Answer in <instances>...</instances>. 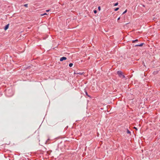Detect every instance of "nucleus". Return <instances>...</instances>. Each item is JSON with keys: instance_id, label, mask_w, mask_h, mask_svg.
I'll return each instance as SVG.
<instances>
[{"instance_id": "0eeeda50", "label": "nucleus", "mask_w": 160, "mask_h": 160, "mask_svg": "<svg viewBox=\"0 0 160 160\" xmlns=\"http://www.w3.org/2000/svg\"><path fill=\"white\" fill-rule=\"evenodd\" d=\"M73 65V64L72 63H70L69 64V66L70 67H72Z\"/></svg>"}, {"instance_id": "20e7f679", "label": "nucleus", "mask_w": 160, "mask_h": 160, "mask_svg": "<svg viewBox=\"0 0 160 160\" xmlns=\"http://www.w3.org/2000/svg\"><path fill=\"white\" fill-rule=\"evenodd\" d=\"M9 26V24H7V25H6L4 28V30L5 31L8 28Z\"/></svg>"}, {"instance_id": "39448f33", "label": "nucleus", "mask_w": 160, "mask_h": 160, "mask_svg": "<svg viewBox=\"0 0 160 160\" xmlns=\"http://www.w3.org/2000/svg\"><path fill=\"white\" fill-rule=\"evenodd\" d=\"M138 39H136L135 40H133L132 41V43H135V42H138Z\"/></svg>"}, {"instance_id": "f3484780", "label": "nucleus", "mask_w": 160, "mask_h": 160, "mask_svg": "<svg viewBox=\"0 0 160 160\" xmlns=\"http://www.w3.org/2000/svg\"><path fill=\"white\" fill-rule=\"evenodd\" d=\"M120 18V17H119L118 18V20H117L118 21L119 20Z\"/></svg>"}, {"instance_id": "1a4fd4ad", "label": "nucleus", "mask_w": 160, "mask_h": 160, "mask_svg": "<svg viewBox=\"0 0 160 160\" xmlns=\"http://www.w3.org/2000/svg\"><path fill=\"white\" fill-rule=\"evenodd\" d=\"M119 9V8H117L115 9L114 10L115 11H117Z\"/></svg>"}, {"instance_id": "a211bd4d", "label": "nucleus", "mask_w": 160, "mask_h": 160, "mask_svg": "<svg viewBox=\"0 0 160 160\" xmlns=\"http://www.w3.org/2000/svg\"><path fill=\"white\" fill-rule=\"evenodd\" d=\"M134 128H135V129H136V130H137V128H136L135 127H134Z\"/></svg>"}, {"instance_id": "9b49d317", "label": "nucleus", "mask_w": 160, "mask_h": 160, "mask_svg": "<svg viewBox=\"0 0 160 160\" xmlns=\"http://www.w3.org/2000/svg\"><path fill=\"white\" fill-rule=\"evenodd\" d=\"M47 15V14L46 13H44L43 14H41V16H44V15Z\"/></svg>"}, {"instance_id": "7ed1b4c3", "label": "nucleus", "mask_w": 160, "mask_h": 160, "mask_svg": "<svg viewBox=\"0 0 160 160\" xmlns=\"http://www.w3.org/2000/svg\"><path fill=\"white\" fill-rule=\"evenodd\" d=\"M143 44H144V43H141L140 44L135 45L134 46L135 47H138V46L142 47Z\"/></svg>"}, {"instance_id": "dca6fc26", "label": "nucleus", "mask_w": 160, "mask_h": 160, "mask_svg": "<svg viewBox=\"0 0 160 160\" xmlns=\"http://www.w3.org/2000/svg\"><path fill=\"white\" fill-rule=\"evenodd\" d=\"M50 10L48 9V10H46V11L47 12H49Z\"/></svg>"}, {"instance_id": "2eb2a0df", "label": "nucleus", "mask_w": 160, "mask_h": 160, "mask_svg": "<svg viewBox=\"0 0 160 160\" xmlns=\"http://www.w3.org/2000/svg\"><path fill=\"white\" fill-rule=\"evenodd\" d=\"M98 10H99V11H100V6H99V7H98Z\"/></svg>"}, {"instance_id": "9d476101", "label": "nucleus", "mask_w": 160, "mask_h": 160, "mask_svg": "<svg viewBox=\"0 0 160 160\" xmlns=\"http://www.w3.org/2000/svg\"><path fill=\"white\" fill-rule=\"evenodd\" d=\"M127 11V10L126 9L125 10V11L123 13H122V14H124L125 13H126Z\"/></svg>"}, {"instance_id": "423d86ee", "label": "nucleus", "mask_w": 160, "mask_h": 160, "mask_svg": "<svg viewBox=\"0 0 160 160\" xmlns=\"http://www.w3.org/2000/svg\"><path fill=\"white\" fill-rule=\"evenodd\" d=\"M127 132L128 133V134H130L131 133L130 131L129 130H128V129H127Z\"/></svg>"}, {"instance_id": "ddd939ff", "label": "nucleus", "mask_w": 160, "mask_h": 160, "mask_svg": "<svg viewBox=\"0 0 160 160\" xmlns=\"http://www.w3.org/2000/svg\"><path fill=\"white\" fill-rule=\"evenodd\" d=\"M86 95L88 97H89V96L88 94V93L87 92H85Z\"/></svg>"}, {"instance_id": "6ab92c4d", "label": "nucleus", "mask_w": 160, "mask_h": 160, "mask_svg": "<svg viewBox=\"0 0 160 160\" xmlns=\"http://www.w3.org/2000/svg\"><path fill=\"white\" fill-rule=\"evenodd\" d=\"M99 135V134L98 133V136Z\"/></svg>"}, {"instance_id": "f8f14e48", "label": "nucleus", "mask_w": 160, "mask_h": 160, "mask_svg": "<svg viewBox=\"0 0 160 160\" xmlns=\"http://www.w3.org/2000/svg\"><path fill=\"white\" fill-rule=\"evenodd\" d=\"M24 6L25 7H28V4H24Z\"/></svg>"}, {"instance_id": "f03ea898", "label": "nucleus", "mask_w": 160, "mask_h": 160, "mask_svg": "<svg viewBox=\"0 0 160 160\" xmlns=\"http://www.w3.org/2000/svg\"><path fill=\"white\" fill-rule=\"evenodd\" d=\"M67 59V58L65 57H62L60 58V61H62L63 60H66Z\"/></svg>"}, {"instance_id": "4468645a", "label": "nucleus", "mask_w": 160, "mask_h": 160, "mask_svg": "<svg viewBox=\"0 0 160 160\" xmlns=\"http://www.w3.org/2000/svg\"><path fill=\"white\" fill-rule=\"evenodd\" d=\"M93 12H94L95 13H97V10H94V11H93Z\"/></svg>"}, {"instance_id": "f257e3e1", "label": "nucleus", "mask_w": 160, "mask_h": 160, "mask_svg": "<svg viewBox=\"0 0 160 160\" xmlns=\"http://www.w3.org/2000/svg\"><path fill=\"white\" fill-rule=\"evenodd\" d=\"M117 74L119 77L122 78H125V76L123 75L122 72L121 71H118L117 72Z\"/></svg>"}, {"instance_id": "6e6552de", "label": "nucleus", "mask_w": 160, "mask_h": 160, "mask_svg": "<svg viewBox=\"0 0 160 160\" xmlns=\"http://www.w3.org/2000/svg\"><path fill=\"white\" fill-rule=\"evenodd\" d=\"M118 3L117 2V3L114 4L113 5L115 6H117L118 5Z\"/></svg>"}]
</instances>
